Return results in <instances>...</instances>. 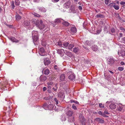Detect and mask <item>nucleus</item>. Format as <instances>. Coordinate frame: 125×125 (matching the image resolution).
I'll list each match as a JSON object with an SVG mask.
<instances>
[{
  "label": "nucleus",
  "mask_w": 125,
  "mask_h": 125,
  "mask_svg": "<svg viewBox=\"0 0 125 125\" xmlns=\"http://www.w3.org/2000/svg\"><path fill=\"white\" fill-rule=\"evenodd\" d=\"M34 23L38 27L41 29H43L44 27V25L43 24L42 21V20H40V21L37 20Z\"/></svg>",
  "instance_id": "nucleus-1"
},
{
  "label": "nucleus",
  "mask_w": 125,
  "mask_h": 125,
  "mask_svg": "<svg viewBox=\"0 0 125 125\" xmlns=\"http://www.w3.org/2000/svg\"><path fill=\"white\" fill-rule=\"evenodd\" d=\"M109 105V106L111 109H115L116 108V105L112 101H107L106 102V105L108 106Z\"/></svg>",
  "instance_id": "nucleus-2"
},
{
  "label": "nucleus",
  "mask_w": 125,
  "mask_h": 125,
  "mask_svg": "<svg viewBox=\"0 0 125 125\" xmlns=\"http://www.w3.org/2000/svg\"><path fill=\"white\" fill-rule=\"evenodd\" d=\"M115 62L114 59L112 57H109L107 60V64L111 66L114 64Z\"/></svg>",
  "instance_id": "nucleus-3"
},
{
  "label": "nucleus",
  "mask_w": 125,
  "mask_h": 125,
  "mask_svg": "<svg viewBox=\"0 0 125 125\" xmlns=\"http://www.w3.org/2000/svg\"><path fill=\"white\" fill-rule=\"evenodd\" d=\"M79 120L82 123V124L83 125H85V119L83 116L82 115H80L79 116Z\"/></svg>",
  "instance_id": "nucleus-4"
},
{
  "label": "nucleus",
  "mask_w": 125,
  "mask_h": 125,
  "mask_svg": "<svg viewBox=\"0 0 125 125\" xmlns=\"http://www.w3.org/2000/svg\"><path fill=\"white\" fill-rule=\"evenodd\" d=\"M39 53V54L41 56H44L46 54V53L45 52L43 48H41L40 49Z\"/></svg>",
  "instance_id": "nucleus-5"
},
{
  "label": "nucleus",
  "mask_w": 125,
  "mask_h": 125,
  "mask_svg": "<svg viewBox=\"0 0 125 125\" xmlns=\"http://www.w3.org/2000/svg\"><path fill=\"white\" fill-rule=\"evenodd\" d=\"M71 2L70 1H69L64 3V7L66 9L68 8L70 6Z\"/></svg>",
  "instance_id": "nucleus-6"
},
{
  "label": "nucleus",
  "mask_w": 125,
  "mask_h": 125,
  "mask_svg": "<svg viewBox=\"0 0 125 125\" xmlns=\"http://www.w3.org/2000/svg\"><path fill=\"white\" fill-rule=\"evenodd\" d=\"M118 54L119 56L123 57L125 56V51L123 50L118 51Z\"/></svg>",
  "instance_id": "nucleus-7"
},
{
  "label": "nucleus",
  "mask_w": 125,
  "mask_h": 125,
  "mask_svg": "<svg viewBox=\"0 0 125 125\" xmlns=\"http://www.w3.org/2000/svg\"><path fill=\"white\" fill-rule=\"evenodd\" d=\"M70 30L72 34L76 33L77 31L76 29L75 26L72 27L70 28Z\"/></svg>",
  "instance_id": "nucleus-8"
},
{
  "label": "nucleus",
  "mask_w": 125,
  "mask_h": 125,
  "mask_svg": "<svg viewBox=\"0 0 125 125\" xmlns=\"http://www.w3.org/2000/svg\"><path fill=\"white\" fill-rule=\"evenodd\" d=\"M8 38L9 40L13 42H19L18 40L13 37L11 36L8 37Z\"/></svg>",
  "instance_id": "nucleus-9"
},
{
  "label": "nucleus",
  "mask_w": 125,
  "mask_h": 125,
  "mask_svg": "<svg viewBox=\"0 0 125 125\" xmlns=\"http://www.w3.org/2000/svg\"><path fill=\"white\" fill-rule=\"evenodd\" d=\"M48 109L49 110H51L52 109H55V107L54 105L50 104L48 106Z\"/></svg>",
  "instance_id": "nucleus-10"
},
{
  "label": "nucleus",
  "mask_w": 125,
  "mask_h": 125,
  "mask_svg": "<svg viewBox=\"0 0 125 125\" xmlns=\"http://www.w3.org/2000/svg\"><path fill=\"white\" fill-rule=\"evenodd\" d=\"M124 107V106L121 104L119 103L118 104V110L119 111H121Z\"/></svg>",
  "instance_id": "nucleus-11"
},
{
  "label": "nucleus",
  "mask_w": 125,
  "mask_h": 125,
  "mask_svg": "<svg viewBox=\"0 0 125 125\" xmlns=\"http://www.w3.org/2000/svg\"><path fill=\"white\" fill-rule=\"evenodd\" d=\"M94 120L100 123H103L104 122V121L102 119L99 118H95Z\"/></svg>",
  "instance_id": "nucleus-12"
},
{
  "label": "nucleus",
  "mask_w": 125,
  "mask_h": 125,
  "mask_svg": "<svg viewBox=\"0 0 125 125\" xmlns=\"http://www.w3.org/2000/svg\"><path fill=\"white\" fill-rule=\"evenodd\" d=\"M38 8L39 10V11H41L43 12H45L47 11L46 9L43 7H39Z\"/></svg>",
  "instance_id": "nucleus-13"
},
{
  "label": "nucleus",
  "mask_w": 125,
  "mask_h": 125,
  "mask_svg": "<svg viewBox=\"0 0 125 125\" xmlns=\"http://www.w3.org/2000/svg\"><path fill=\"white\" fill-rule=\"evenodd\" d=\"M46 77L45 76L41 75L40 77V80L41 81H44L46 80Z\"/></svg>",
  "instance_id": "nucleus-14"
},
{
  "label": "nucleus",
  "mask_w": 125,
  "mask_h": 125,
  "mask_svg": "<svg viewBox=\"0 0 125 125\" xmlns=\"http://www.w3.org/2000/svg\"><path fill=\"white\" fill-rule=\"evenodd\" d=\"M73 114V111H68L66 113L67 115L68 116V117L72 116Z\"/></svg>",
  "instance_id": "nucleus-15"
},
{
  "label": "nucleus",
  "mask_w": 125,
  "mask_h": 125,
  "mask_svg": "<svg viewBox=\"0 0 125 125\" xmlns=\"http://www.w3.org/2000/svg\"><path fill=\"white\" fill-rule=\"evenodd\" d=\"M44 63L45 65H48L51 63L49 59H44Z\"/></svg>",
  "instance_id": "nucleus-16"
},
{
  "label": "nucleus",
  "mask_w": 125,
  "mask_h": 125,
  "mask_svg": "<svg viewBox=\"0 0 125 125\" xmlns=\"http://www.w3.org/2000/svg\"><path fill=\"white\" fill-rule=\"evenodd\" d=\"M23 24L25 27L29 26L30 25V22L29 21L26 20L24 21Z\"/></svg>",
  "instance_id": "nucleus-17"
},
{
  "label": "nucleus",
  "mask_w": 125,
  "mask_h": 125,
  "mask_svg": "<svg viewBox=\"0 0 125 125\" xmlns=\"http://www.w3.org/2000/svg\"><path fill=\"white\" fill-rule=\"evenodd\" d=\"M92 49L94 51H97L98 49V48L97 45H93L91 47Z\"/></svg>",
  "instance_id": "nucleus-18"
},
{
  "label": "nucleus",
  "mask_w": 125,
  "mask_h": 125,
  "mask_svg": "<svg viewBox=\"0 0 125 125\" xmlns=\"http://www.w3.org/2000/svg\"><path fill=\"white\" fill-rule=\"evenodd\" d=\"M63 21L62 22V24L63 25L65 26H67L69 25L70 24L68 22L63 20Z\"/></svg>",
  "instance_id": "nucleus-19"
},
{
  "label": "nucleus",
  "mask_w": 125,
  "mask_h": 125,
  "mask_svg": "<svg viewBox=\"0 0 125 125\" xmlns=\"http://www.w3.org/2000/svg\"><path fill=\"white\" fill-rule=\"evenodd\" d=\"M68 78L71 80H74L75 79V76L73 74L70 75L68 76Z\"/></svg>",
  "instance_id": "nucleus-20"
},
{
  "label": "nucleus",
  "mask_w": 125,
  "mask_h": 125,
  "mask_svg": "<svg viewBox=\"0 0 125 125\" xmlns=\"http://www.w3.org/2000/svg\"><path fill=\"white\" fill-rule=\"evenodd\" d=\"M65 78V75L64 74H61L60 77V80L62 81H64Z\"/></svg>",
  "instance_id": "nucleus-21"
},
{
  "label": "nucleus",
  "mask_w": 125,
  "mask_h": 125,
  "mask_svg": "<svg viewBox=\"0 0 125 125\" xmlns=\"http://www.w3.org/2000/svg\"><path fill=\"white\" fill-rule=\"evenodd\" d=\"M68 121L70 122H73L74 121V116L68 117Z\"/></svg>",
  "instance_id": "nucleus-22"
},
{
  "label": "nucleus",
  "mask_w": 125,
  "mask_h": 125,
  "mask_svg": "<svg viewBox=\"0 0 125 125\" xmlns=\"http://www.w3.org/2000/svg\"><path fill=\"white\" fill-rule=\"evenodd\" d=\"M58 97L61 98H63L64 97V93H62L59 92L58 94Z\"/></svg>",
  "instance_id": "nucleus-23"
},
{
  "label": "nucleus",
  "mask_w": 125,
  "mask_h": 125,
  "mask_svg": "<svg viewBox=\"0 0 125 125\" xmlns=\"http://www.w3.org/2000/svg\"><path fill=\"white\" fill-rule=\"evenodd\" d=\"M79 51V48L78 47H75L73 51L75 53H77Z\"/></svg>",
  "instance_id": "nucleus-24"
},
{
  "label": "nucleus",
  "mask_w": 125,
  "mask_h": 125,
  "mask_svg": "<svg viewBox=\"0 0 125 125\" xmlns=\"http://www.w3.org/2000/svg\"><path fill=\"white\" fill-rule=\"evenodd\" d=\"M15 17L16 20L17 21H19L21 18V17L18 14L16 15Z\"/></svg>",
  "instance_id": "nucleus-25"
},
{
  "label": "nucleus",
  "mask_w": 125,
  "mask_h": 125,
  "mask_svg": "<svg viewBox=\"0 0 125 125\" xmlns=\"http://www.w3.org/2000/svg\"><path fill=\"white\" fill-rule=\"evenodd\" d=\"M48 104L46 103H45L43 105V107H42L41 108H42V109H45V110L47 109L48 108Z\"/></svg>",
  "instance_id": "nucleus-26"
},
{
  "label": "nucleus",
  "mask_w": 125,
  "mask_h": 125,
  "mask_svg": "<svg viewBox=\"0 0 125 125\" xmlns=\"http://www.w3.org/2000/svg\"><path fill=\"white\" fill-rule=\"evenodd\" d=\"M32 14L33 15L35 16L36 17H40V15L37 13L35 12H33L32 13Z\"/></svg>",
  "instance_id": "nucleus-27"
},
{
  "label": "nucleus",
  "mask_w": 125,
  "mask_h": 125,
  "mask_svg": "<svg viewBox=\"0 0 125 125\" xmlns=\"http://www.w3.org/2000/svg\"><path fill=\"white\" fill-rule=\"evenodd\" d=\"M56 44L57 45L61 47H63L62 46V43L61 42L59 41L57 43H56Z\"/></svg>",
  "instance_id": "nucleus-28"
},
{
  "label": "nucleus",
  "mask_w": 125,
  "mask_h": 125,
  "mask_svg": "<svg viewBox=\"0 0 125 125\" xmlns=\"http://www.w3.org/2000/svg\"><path fill=\"white\" fill-rule=\"evenodd\" d=\"M38 39V37L37 35H34L33 38V41L34 42H36Z\"/></svg>",
  "instance_id": "nucleus-29"
},
{
  "label": "nucleus",
  "mask_w": 125,
  "mask_h": 125,
  "mask_svg": "<svg viewBox=\"0 0 125 125\" xmlns=\"http://www.w3.org/2000/svg\"><path fill=\"white\" fill-rule=\"evenodd\" d=\"M49 71L47 69H46L44 71V74L45 75H48L49 73Z\"/></svg>",
  "instance_id": "nucleus-30"
},
{
  "label": "nucleus",
  "mask_w": 125,
  "mask_h": 125,
  "mask_svg": "<svg viewBox=\"0 0 125 125\" xmlns=\"http://www.w3.org/2000/svg\"><path fill=\"white\" fill-rule=\"evenodd\" d=\"M110 33L112 34L113 35L115 33V30L114 28H112L110 30Z\"/></svg>",
  "instance_id": "nucleus-31"
},
{
  "label": "nucleus",
  "mask_w": 125,
  "mask_h": 125,
  "mask_svg": "<svg viewBox=\"0 0 125 125\" xmlns=\"http://www.w3.org/2000/svg\"><path fill=\"white\" fill-rule=\"evenodd\" d=\"M95 17L97 18H104V16L103 14H97Z\"/></svg>",
  "instance_id": "nucleus-32"
},
{
  "label": "nucleus",
  "mask_w": 125,
  "mask_h": 125,
  "mask_svg": "<svg viewBox=\"0 0 125 125\" xmlns=\"http://www.w3.org/2000/svg\"><path fill=\"white\" fill-rule=\"evenodd\" d=\"M61 20H63L61 19L60 18L56 19L55 20V22L56 23H60L61 22Z\"/></svg>",
  "instance_id": "nucleus-33"
},
{
  "label": "nucleus",
  "mask_w": 125,
  "mask_h": 125,
  "mask_svg": "<svg viewBox=\"0 0 125 125\" xmlns=\"http://www.w3.org/2000/svg\"><path fill=\"white\" fill-rule=\"evenodd\" d=\"M66 54L68 56L70 57H71L72 56V53L69 52H67L66 53Z\"/></svg>",
  "instance_id": "nucleus-34"
},
{
  "label": "nucleus",
  "mask_w": 125,
  "mask_h": 125,
  "mask_svg": "<svg viewBox=\"0 0 125 125\" xmlns=\"http://www.w3.org/2000/svg\"><path fill=\"white\" fill-rule=\"evenodd\" d=\"M109 113L108 112L107 110H105L104 112L103 113V114L105 115V116H104V117H107V116L105 115L106 114H109Z\"/></svg>",
  "instance_id": "nucleus-35"
},
{
  "label": "nucleus",
  "mask_w": 125,
  "mask_h": 125,
  "mask_svg": "<svg viewBox=\"0 0 125 125\" xmlns=\"http://www.w3.org/2000/svg\"><path fill=\"white\" fill-rule=\"evenodd\" d=\"M86 45H87L88 46H90L91 45V43L90 41H86L85 42Z\"/></svg>",
  "instance_id": "nucleus-36"
},
{
  "label": "nucleus",
  "mask_w": 125,
  "mask_h": 125,
  "mask_svg": "<svg viewBox=\"0 0 125 125\" xmlns=\"http://www.w3.org/2000/svg\"><path fill=\"white\" fill-rule=\"evenodd\" d=\"M74 46V45L73 44H70L68 45V48L69 49H71Z\"/></svg>",
  "instance_id": "nucleus-37"
},
{
  "label": "nucleus",
  "mask_w": 125,
  "mask_h": 125,
  "mask_svg": "<svg viewBox=\"0 0 125 125\" xmlns=\"http://www.w3.org/2000/svg\"><path fill=\"white\" fill-rule=\"evenodd\" d=\"M116 4V3H110L109 5V6L110 7H114V6H115V5Z\"/></svg>",
  "instance_id": "nucleus-38"
},
{
  "label": "nucleus",
  "mask_w": 125,
  "mask_h": 125,
  "mask_svg": "<svg viewBox=\"0 0 125 125\" xmlns=\"http://www.w3.org/2000/svg\"><path fill=\"white\" fill-rule=\"evenodd\" d=\"M69 44V43L67 42H64L63 43V45L64 46V47L66 48L67 47L68 44Z\"/></svg>",
  "instance_id": "nucleus-39"
},
{
  "label": "nucleus",
  "mask_w": 125,
  "mask_h": 125,
  "mask_svg": "<svg viewBox=\"0 0 125 125\" xmlns=\"http://www.w3.org/2000/svg\"><path fill=\"white\" fill-rule=\"evenodd\" d=\"M20 2L19 0H16L15 1V3L16 5H20Z\"/></svg>",
  "instance_id": "nucleus-40"
},
{
  "label": "nucleus",
  "mask_w": 125,
  "mask_h": 125,
  "mask_svg": "<svg viewBox=\"0 0 125 125\" xmlns=\"http://www.w3.org/2000/svg\"><path fill=\"white\" fill-rule=\"evenodd\" d=\"M98 113L99 115H102L103 117L105 116L103 114V113L101 111H99Z\"/></svg>",
  "instance_id": "nucleus-41"
},
{
  "label": "nucleus",
  "mask_w": 125,
  "mask_h": 125,
  "mask_svg": "<svg viewBox=\"0 0 125 125\" xmlns=\"http://www.w3.org/2000/svg\"><path fill=\"white\" fill-rule=\"evenodd\" d=\"M58 52H60V53H61V52H64V50L62 49H58Z\"/></svg>",
  "instance_id": "nucleus-42"
},
{
  "label": "nucleus",
  "mask_w": 125,
  "mask_h": 125,
  "mask_svg": "<svg viewBox=\"0 0 125 125\" xmlns=\"http://www.w3.org/2000/svg\"><path fill=\"white\" fill-rule=\"evenodd\" d=\"M114 8L116 10H118L119 9V7L118 6L115 5Z\"/></svg>",
  "instance_id": "nucleus-43"
},
{
  "label": "nucleus",
  "mask_w": 125,
  "mask_h": 125,
  "mask_svg": "<svg viewBox=\"0 0 125 125\" xmlns=\"http://www.w3.org/2000/svg\"><path fill=\"white\" fill-rule=\"evenodd\" d=\"M72 107L74 110H76L77 109L76 107L74 104H73Z\"/></svg>",
  "instance_id": "nucleus-44"
},
{
  "label": "nucleus",
  "mask_w": 125,
  "mask_h": 125,
  "mask_svg": "<svg viewBox=\"0 0 125 125\" xmlns=\"http://www.w3.org/2000/svg\"><path fill=\"white\" fill-rule=\"evenodd\" d=\"M118 69L120 71H122L124 70V68L123 67H119L118 68Z\"/></svg>",
  "instance_id": "nucleus-45"
},
{
  "label": "nucleus",
  "mask_w": 125,
  "mask_h": 125,
  "mask_svg": "<svg viewBox=\"0 0 125 125\" xmlns=\"http://www.w3.org/2000/svg\"><path fill=\"white\" fill-rule=\"evenodd\" d=\"M53 83L52 82H48L47 83V84L48 85H52L53 84Z\"/></svg>",
  "instance_id": "nucleus-46"
},
{
  "label": "nucleus",
  "mask_w": 125,
  "mask_h": 125,
  "mask_svg": "<svg viewBox=\"0 0 125 125\" xmlns=\"http://www.w3.org/2000/svg\"><path fill=\"white\" fill-rule=\"evenodd\" d=\"M61 119L62 121H65L66 120V118H65V117L64 116H62L61 118Z\"/></svg>",
  "instance_id": "nucleus-47"
},
{
  "label": "nucleus",
  "mask_w": 125,
  "mask_h": 125,
  "mask_svg": "<svg viewBox=\"0 0 125 125\" xmlns=\"http://www.w3.org/2000/svg\"><path fill=\"white\" fill-rule=\"evenodd\" d=\"M54 100L56 102V105H58V102L57 99L56 98L54 99Z\"/></svg>",
  "instance_id": "nucleus-48"
},
{
  "label": "nucleus",
  "mask_w": 125,
  "mask_h": 125,
  "mask_svg": "<svg viewBox=\"0 0 125 125\" xmlns=\"http://www.w3.org/2000/svg\"><path fill=\"white\" fill-rule=\"evenodd\" d=\"M99 106L101 107L104 108V104H103L102 103H100L99 104Z\"/></svg>",
  "instance_id": "nucleus-49"
},
{
  "label": "nucleus",
  "mask_w": 125,
  "mask_h": 125,
  "mask_svg": "<svg viewBox=\"0 0 125 125\" xmlns=\"http://www.w3.org/2000/svg\"><path fill=\"white\" fill-rule=\"evenodd\" d=\"M50 96L49 97H44V99L45 100H49L50 99Z\"/></svg>",
  "instance_id": "nucleus-50"
},
{
  "label": "nucleus",
  "mask_w": 125,
  "mask_h": 125,
  "mask_svg": "<svg viewBox=\"0 0 125 125\" xmlns=\"http://www.w3.org/2000/svg\"><path fill=\"white\" fill-rule=\"evenodd\" d=\"M109 0H105L104 2L105 4L107 5L108 4L109 2Z\"/></svg>",
  "instance_id": "nucleus-51"
},
{
  "label": "nucleus",
  "mask_w": 125,
  "mask_h": 125,
  "mask_svg": "<svg viewBox=\"0 0 125 125\" xmlns=\"http://www.w3.org/2000/svg\"><path fill=\"white\" fill-rule=\"evenodd\" d=\"M11 5L12 6L13 9L14 8L15 6L14 4V2L13 1H12L11 2Z\"/></svg>",
  "instance_id": "nucleus-52"
},
{
  "label": "nucleus",
  "mask_w": 125,
  "mask_h": 125,
  "mask_svg": "<svg viewBox=\"0 0 125 125\" xmlns=\"http://www.w3.org/2000/svg\"><path fill=\"white\" fill-rule=\"evenodd\" d=\"M59 0H52V1L54 3H56L58 2Z\"/></svg>",
  "instance_id": "nucleus-53"
},
{
  "label": "nucleus",
  "mask_w": 125,
  "mask_h": 125,
  "mask_svg": "<svg viewBox=\"0 0 125 125\" xmlns=\"http://www.w3.org/2000/svg\"><path fill=\"white\" fill-rule=\"evenodd\" d=\"M54 69L57 70L58 69V67L56 65H55L54 66Z\"/></svg>",
  "instance_id": "nucleus-54"
},
{
  "label": "nucleus",
  "mask_w": 125,
  "mask_h": 125,
  "mask_svg": "<svg viewBox=\"0 0 125 125\" xmlns=\"http://www.w3.org/2000/svg\"><path fill=\"white\" fill-rule=\"evenodd\" d=\"M35 33L36 34H37V31H33L32 32V35H34V33Z\"/></svg>",
  "instance_id": "nucleus-55"
},
{
  "label": "nucleus",
  "mask_w": 125,
  "mask_h": 125,
  "mask_svg": "<svg viewBox=\"0 0 125 125\" xmlns=\"http://www.w3.org/2000/svg\"><path fill=\"white\" fill-rule=\"evenodd\" d=\"M42 45L43 46H45L46 45V43L45 42H44V43L43 42L42 43Z\"/></svg>",
  "instance_id": "nucleus-56"
},
{
  "label": "nucleus",
  "mask_w": 125,
  "mask_h": 125,
  "mask_svg": "<svg viewBox=\"0 0 125 125\" xmlns=\"http://www.w3.org/2000/svg\"><path fill=\"white\" fill-rule=\"evenodd\" d=\"M120 4L121 5H124L125 4V2L124 1H121L120 2Z\"/></svg>",
  "instance_id": "nucleus-57"
},
{
  "label": "nucleus",
  "mask_w": 125,
  "mask_h": 125,
  "mask_svg": "<svg viewBox=\"0 0 125 125\" xmlns=\"http://www.w3.org/2000/svg\"><path fill=\"white\" fill-rule=\"evenodd\" d=\"M123 42L125 43V37L123 38Z\"/></svg>",
  "instance_id": "nucleus-58"
},
{
  "label": "nucleus",
  "mask_w": 125,
  "mask_h": 125,
  "mask_svg": "<svg viewBox=\"0 0 125 125\" xmlns=\"http://www.w3.org/2000/svg\"><path fill=\"white\" fill-rule=\"evenodd\" d=\"M79 9L80 10H82V8L81 6H79Z\"/></svg>",
  "instance_id": "nucleus-59"
},
{
  "label": "nucleus",
  "mask_w": 125,
  "mask_h": 125,
  "mask_svg": "<svg viewBox=\"0 0 125 125\" xmlns=\"http://www.w3.org/2000/svg\"><path fill=\"white\" fill-rule=\"evenodd\" d=\"M47 88L45 87H44L43 88V90L44 91H45L46 90Z\"/></svg>",
  "instance_id": "nucleus-60"
},
{
  "label": "nucleus",
  "mask_w": 125,
  "mask_h": 125,
  "mask_svg": "<svg viewBox=\"0 0 125 125\" xmlns=\"http://www.w3.org/2000/svg\"><path fill=\"white\" fill-rule=\"evenodd\" d=\"M57 88H54L53 87L52 88L53 89V90L54 91H56L57 90Z\"/></svg>",
  "instance_id": "nucleus-61"
},
{
  "label": "nucleus",
  "mask_w": 125,
  "mask_h": 125,
  "mask_svg": "<svg viewBox=\"0 0 125 125\" xmlns=\"http://www.w3.org/2000/svg\"><path fill=\"white\" fill-rule=\"evenodd\" d=\"M74 103H75L76 104H79V103L77 101H75V102Z\"/></svg>",
  "instance_id": "nucleus-62"
},
{
  "label": "nucleus",
  "mask_w": 125,
  "mask_h": 125,
  "mask_svg": "<svg viewBox=\"0 0 125 125\" xmlns=\"http://www.w3.org/2000/svg\"><path fill=\"white\" fill-rule=\"evenodd\" d=\"M120 64H121V65H124L125 64H124V62H120Z\"/></svg>",
  "instance_id": "nucleus-63"
},
{
  "label": "nucleus",
  "mask_w": 125,
  "mask_h": 125,
  "mask_svg": "<svg viewBox=\"0 0 125 125\" xmlns=\"http://www.w3.org/2000/svg\"><path fill=\"white\" fill-rule=\"evenodd\" d=\"M75 101H74L73 100H71L70 101V102L71 103H73V102L74 103L75 102Z\"/></svg>",
  "instance_id": "nucleus-64"
}]
</instances>
